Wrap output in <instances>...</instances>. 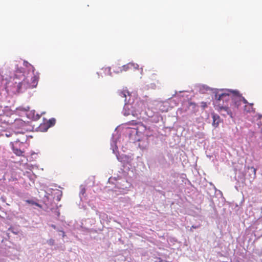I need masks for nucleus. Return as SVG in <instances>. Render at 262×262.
I'll return each instance as SVG.
<instances>
[{
	"label": "nucleus",
	"mask_w": 262,
	"mask_h": 262,
	"mask_svg": "<svg viewBox=\"0 0 262 262\" xmlns=\"http://www.w3.org/2000/svg\"><path fill=\"white\" fill-rule=\"evenodd\" d=\"M232 99V96L226 93H217L215 95L214 108L223 116L229 115L231 118L232 113L228 106V102Z\"/></svg>",
	"instance_id": "nucleus-1"
},
{
	"label": "nucleus",
	"mask_w": 262,
	"mask_h": 262,
	"mask_svg": "<svg viewBox=\"0 0 262 262\" xmlns=\"http://www.w3.org/2000/svg\"><path fill=\"white\" fill-rule=\"evenodd\" d=\"M31 68L32 69V75L30 79H29V76H28L22 82L19 83L18 85L19 90L22 88L25 89H32L37 86L39 78V73L35 72V69L33 66H31Z\"/></svg>",
	"instance_id": "nucleus-2"
},
{
	"label": "nucleus",
	"mask_w": 262,
	"mask_h": 262,
	"mask_svg": "<svg viewBox=\"0 0 262 262\" xmlns=\"http://www.w3.org/2000/svg\"><path fill=\"white\" fill-rule=\"evenodd\" d=\"M143 102L137 100L135 103L131 101L130 103L126 105L128 109L132 110L130 113H128L127 115L132 114L134 117H138L143 111Z\"/></svg>",
	"instance_id": "nucleus-3"
},
{
	"label": "nucleus",
	"mask_w": 262,
	"mask_h": 262,
	"mask_svg": "<svg viewBox=\"0 0 262 262\" xmlns=\"http://www.w3.org/2000/svg\"><path fill=\"white\" fill-rule=\"evenodd\" d=\"M119 97L124 98L125 105L131 103V94L126 89L119 90L117 92Z\"/></svg>",
	"instance_id": "nucleus-4"
},
{
	"label": "nucleus",
	"mask_w": 262,
	"mask_h": 262,
	"mask_svg": "<svg viewBox=\"0 0 262 262\" xmlns=\"http://www.w3.org/2000/svg\"><path fill=\"white\" fill-rule=\"evenodd\" d=\"M212 117L213 119V122H212V125L216 127L218 126L220 122V117L219 115L215 114H212Z\"/></svg>",
	"instance_id": "nucleus-5"
},
{
	"label": "nucleus",
	"mask_w": 262,
	"mask_h": 262,
	"mask_svg": "<svg viewBox=\"0 0 262 262\" xmlns=\"http://www.w3.org/2000/svg\"><path fill=\"white\" fill-rule=\"evenodd\" d=\"M102 72L104 73L105 75H111V69L110 67H104L101 69V71L100 72V74H101V76L102 75ZM99 74V73H98Z\"/></svg>",
	"instance_id": "nucleus-6"
},
{
	"label": "nucleus",
	"mask_w": 262,
	"mask_h": 262,
	"mask_svg": "<svg viewBox=\"0 0 262 262\" xmlns=\"http://www.w3.org/2000/svg\"><path fill=\"white\" fill-rule=\"evenodd\" d=\"M12 150H13V152L16 156H22V157L24 156V151H23L15 146L12 147Z\"/></svg>",
	"instance_id": "nucleus-7"
},
{
	"label": "nucleus",
	"mask_w": 262,
	"mask_h": 262,
	"mask_svg": "<svg viewBox=\"0 0 262 262\" xmlns=\"http://www.w3.org/2000/svg\"><path fill=\"white\" fill-rule=\"evenodd\" d=\"M242 99H243L244 102L245 103H247V101L246 99H245L244 98H242L240 96L237 97L236 98V99L234 100L235 101V105L236 106L237 108L238 107V105L241 104V102Z\"/></svg>",
	"instance_id": "nucleus-8"
},
{
	"label": "nucleus",
	"mask_w": 262,
	"mask_h": 262,
	"mask_svg": "<svg viewBox=\"0 0 262 262\" xmlns=\"http://www.w3.org/2000/svg\"><path fill=\"white\" fill-rule=\"evenodd\" d=\"M56 120L54 118L49 119L47 122V128L50 127L55 125Z\"/></svg>",
	"instance_id": "nucleus-9"
},
{
	"label": "nucleus",
	"mask_w": 262,
	"mask_h": 262,
	"mask_svg": "<svg viewBox=\"0 0 262 262\" xmlns=\"http://www.w3.org/2000/svg\"><path fill=\"white\" fill-rule=\"evenodd\" d=\"M130 66L131 64L128 63L126 64L121 66V69H122V71H123V72H127L128 71H130Z\"/></svg>",
	"instance_id": "nucleus-10"
},
{
	"label": "nucleus",
	"mask_w": 262,
	"mask_h": 262,
	"mask_svg": "<svg viewBox=\"0 0 262 262\" xmlns=\"http://www.w3.org/2000/svg\"><path fill=\"white\" fill-rule=\"evenodd\" d=\"M129 64H131V66H130V70L131 71H135V70L139 69V66L137 63H134V62H129Z\"/></svg>",
	"instance_id": "nucleus-11"
},
{
	"label": "nucleus",
	"mask_w": 262,
	"mask_h": 262,
	"mask_svg": "<svg viewBox=\"0 0 262 262\" xmlns=\"http://www.w3.org/2000/svg\"><path fill=\"white\" fill-rule=\"evenodd\" d=\"M114 72L118 74V73L123 72V71H122V69H121V67L115 66V69H114Z\"/></svg>",
	"instance_id": "nucleus-12"
},
{
	"label": "nucleus",
	"mask_w": 262,
	"mask_h": 262,
	"mask_svg": "<svg viewBox=\"0 0 262 262\" xmlns=\"http://www.w3.org/2000/svg\"><path fill=\"white\" fill-rule=\"evenodd\" d=\"M24 64L28 68L29 70L32 72V69L31 68V67L32 66L31 64H30L27 61H24Z\"/></svg>",
	"instance_id": "nucleus-13"
},
{
	"label": "nucleus",
	"mask_w": 262,
	"mask_h": 262,
	"mask_svg": "<svg viewBox=\"0 0 262 262\" xmlns=\"http://www.w3.org/2000/svg\"><path fill=\"white\" fill-rule=\"evenodd\" d=\"M27 202H28L29 203L32 204V205H36V206H37L38 207H41V206L39 204H38L37 203H35V202H33V201H29V200H28V201H27Z\"/></svg>",
	"instance_id": "nucleus-14"
},
{
	"label": "nucleus",
	"mask_w": 262,
	"mask_h": 262,
	"mask_svg": "<svg viewBox=\"0 0 262 262\" xmlns=\"http://www.w3.org/2000/svg\"><path fill=\"white\" fill-rule=\"evenodd\" d=\"M189 106H192V107H193V108H195V107L196 106V104H195V103H194V102H189Z\"/></svg>",
	"instance_id": "nucleus-15"
},
{
	"label": "nucleus",
	"mask_w": 262,
	"mask_h": 262,
	"mask_svg": "<svg viewBox=\"0 0 262 262\" xmlns=\"http://www.w3.org/2000/svg\"><path fill=\"white\" fill-rule=\"evenodd\" d=\"M201 106H202L203 108H205V107H207V104H206V102H202L201 103Z\"/></svg>",
	"instance_id": "nucleus-16"
},
{
	"label": "nucleus",
	"mask_w": 262,
	"mask_h": 262,
	"mask_svg": "<svg viewBox=\"0 0 262 262\" xmlns=\"http://www.w3.org/2000/svg\"><path fill=\"white\" fill-rule=\"evenodd\" d=\"M48 243L50 245H53L54 243V239H50L49 241H48Z\"/></svg>",
	"instance_id": "nucleus-17"
},
{
	"label": "nucleus",
	"mask_w": 262,
	"mask_h": 262,
	"mask_svg": "<svg viewBox=\"0 0 262 262\" xmlns=\"http://www.w3.org/2000/svg\"><path fill=\"white\" fill-rule=\"evenodd\" d=\"M198 227V226H194V225H193V226H192V227H191V228H190V231H192V228L196 229V228H197Z\"/></svg>",
	"instance_id": "nucleus-18"
},
{
	"label": "nucleus",
	"mask_w": 262,
	"mask_h": 262,
	"mask_svg": "<svg viewBox=\"0 0 262 262\" xmlns=\"http://www.w3.org/2000/svg\"><path fill=\"white\" fill-rule=\"evenodd\" d=\"M251 168L253 169V172H254V175L255 176L256 169L255 168L253 167Z\"/></svg>",
	"instance_id": "nucleus-19"
},
{
	"label": "nucleus",
	"mask_w": 262,
	"mask_h": 262,
	"mask_svg": "<svg viewBox=\"0 0 262 262\" xmlns=\"http://www.w3.org/2000/svg\"><path fill=\"white\" fill-rule=\"evenodd\" d=\"M131 125H135L136 124V123L134 122V121H132V122L130 123Z\"/></svg>",
	"instance_id": "nucleus-20"
},
{
	"label": "nucleus",
	"mask_w": 262,
	"mask_h": 262,
	"mask_svg": "<svg viewBox=\"0 0 262 262\" xmlns=\"http://www.w3.org/2000/svg\"><path fill=\"white\" fill-rule=\"evenodd\" d=\"M52 227H53L54 228H55V227H55V225H52Z\"/></svg>",
	"instance_id": "nucleus-21"
},
{
	"label": "nucleus",
	"mask_w": 262,
	"mask_h": 262,
	"mask_svg": "<svg viewBox=\"0 0 262 262\" xmlns=\"http://www.w3.org/2000/svg\"><path fill=\"white\" fill-rule=\"evenodd\" d=\"M62 235H63V236H64V235H65V234H64V232H63Z\"/></svg>",
	"instance_id": "nucleus-22"
},
{
	"label": "nucleus",
	"mask_w": 262,
	"mask_h": 262,
	"mask_svg": "<svg viewBox=\"0 0 262 262\" xmlns=\"http://www.w3.org/2000/svg\"><path fill=\"white\" fill-rule=\"evenodd\" d=\"M250 105L252 106L253 105V103L250 104Z\"/></svg>",
	"instance_id": "nucleus-23"
},
{
	"label": "nucleus",
	"mask_w": 262,
	"mask_h": 262,
	"mask_svg": "<svg viewBox=\"0 0 262 262\" xmlns=\"http://www.w3.org/2000/svg\"><path fill=\"white\" fill-rule=\"evenodd\" d=\"M18 121H20V120H15V122H18Z\"/></svg>",
	"instance_id": "nucleus-24"
}]
</instances>
